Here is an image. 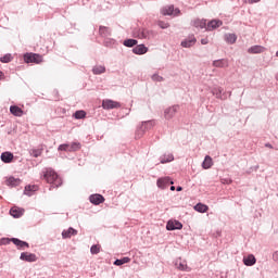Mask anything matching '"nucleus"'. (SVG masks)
<instances>
[{
    "label": "nucleus",
    "instance_id": "obj_1",
    "mask_svg": "<svg viewBox=\"0 0 278 278\" xmlns=\"http://www.w3.org/2000/svg\"><path fill=\"white\" fill-rule=\"evenodd\" d=\"M43 179L47 184H51V188H60L62 186V178L58 176V173L53 168H46L43 170Z\"/></svg>",
    "mask_w": 278,
    "mask_h": 278
},
{
    "label": "nucleus",
    "instance_id": "obj_2",
    "mask_svg": "<svg viewBox=\"0 0 278 278\" xmlns=\"http://www.w3.org/2000/svg\"><path fill=\"white\" fill-rule=\"evenodd\" d=\"M156 36L157 33L149 28H137L134 30V37L139 38V40H153Z\"/></svg>",
    "mask_w": 278,
    "mask_h": 278
},
{
    "label": "nucleus",
    "instance_id": "obj_3",
    "mask_svg": "<svg viewBox=\"0 0 278 278\" xmlns=\"http://www.w3.org/2000/svg\"><path fill=\"white\" fill-rule=\"evenodd\" d=\"M153 127H155V121L150 119V121L142 122L141 125L136 130V138L137 139L142 138L144 134L153 129Z\"/></svg>",
    "mask_w": 278,
    "mask_h": 278
},
{
    "label": "nucleus",
    "instance_id": "obj_4",
    "mask_svg": "<svg viewBox=\"0 0 278 278\" xmlns=\"http://www.w3.org/2000/svg\"><path fill=\"white\" fill-rule=\"evenodd\" d=\"M79 149H81V143L73 142L72 144H68V143L60 144L58 148V151H68L70 153H73L75 151H79Z\"/></svg>",
    "mask_w": 278,
    "mask_h": 278
},
{
    "label": "nucleus",
    "instance_id": "obj_5",
    "mask_svg": "<svg viewBox=\"0 0 278 278\" xmlns=\"http://www.w3.org/2000/svg\"><path fill=\"white\" fill-rule=\"evenodd\" d=\"M24 62H26V64H40V62H42V55L36 53H26L24 54Z\"/></svg>",
    "mask_w": 278,
    "mask_h": 278
},
{
    "label": "nucleus",
    "instance_id": "obj_6",
    "mask_svg": "<svg viewBox=\"0 0 278 278\" xmlns=\"http://www.w3.org/2000/svg\"><path fill=\"white\" fill-rule=\"evenodd\" d=\"M161 13L163 16H179L181 11L179 9H175V5H167L161 10Z\"/></svg>",
    "mask_w": 278,
    "mask_h": 278
},
{
    "label": "nucleus",
    "instance_id": "obj_7",
    "mask_svg": "<svg viewBox=\"0 0 278 278\" xmlns=\"http://www.w3.org/2000/svg\"><path fill=\"white\" fill-rule=\"evenodd\" d=\"M9 242H13V244H15V247H17L18 251H25L26 249H29V243L27 241H23L18 238H11V239H5Z\"/></svg>",
    "mask_w": 278,
    "mask_h": 278
},
{
    "label": "nucleus",
    "instance_id": "obj_8",
    "mask_svg": "<svg viewBox=\"0 0 278 278\" xmlns=\"http://www.w3.org/2000/svg\"><path fill=\"white\" fill-rule=\"evenodd\" d=\"M175 184L173 180H170V177H164V178H159L156 181L157 188L161 190H166L168 186H173Z\"/></svg>",
    "mask_w": 278,
    "mask_h": 278
},
{
    "label": "nucleus",
    "instance_id": "obj_9",
    "mask_svg": "<svg viewBox=\"0 0 278 278\" xmlns=\"http://www.w3.org/2000/svg\"><path fill=\"white\" fill-rule=\"evenodd\" d=\"M102 108L103 110H118V108H121V103L114 100H103Z\"/></svg>",
    "mask_w": 278,
    "mask_h": 278
},
{
    "label": "nucleus",
    "instance_id": "obj_10",
    "mask_svg": "<svg viewBox=\"0 0 278 278\" xmlns=\"http://www.w3.org/2000/svg\"><path fill=\"white\" fill-rule=\"evenodd\" d=\"M178 111H179V105L169 106L164 111V116L167 121H170V118H173Z\"/></svg>",
    "mask_w": 278,
    "mask_h": 278
},
{
    "label": "nucleus",
    "instance_id": "obj_11",
    "mask_svg": "<svg viewBox=\"0 0 278 278\" xmlns=\"http://www.w3.org/2000/svg\"><path fill=\"white\" fill-rule=\"evenodd\" d=\"M167 231H175L177 229H184V224L179 220H168L166 225Z\"/></svg>",
    "mask_w": 278,
    "mask_h": 278
},
{
    "label": "nucleus",
    "instance_id": "obj_12",
    "mask_svg": "<svg viewBox=\"0 0 278 278\" xmlns=\"http://www.w3.org/2000/svg\"><path fill=\"white\" fill-rule=\"evenodd\" d=\"M212 94H214L216 99H220L222 101H225V99H227V92L224 91L223 87H214L212 89Z\"/></svg>",
    "mask_w": 278,
    "mask_h": 278
},
{
    "label": "nucleus",
    "instance_id": "obj_13",
    "mask_svg": "<svg viewBox=\"0 0 278 278\" xmlns=\"http://www.w3.org/2000/svg\"><path fill=\"white\" fill-rule=\"evenodd\" d=\"M20 260H22V262H37L38 261V256H36V254L34 253H29V252H22L20 255Z\"/></svg>",
    "mask_w": 278,
    "mask_h": 278
},
{
    "label": "nucleus",
    "instance_id": "obj_14",
    "mask_svg": "<svg viewBox=\"0 0 278 278\" xmlns=\"http://www.w3.org/2000/svg\"><path fill=\"white\" fill-rule=\"evenodd\" d=\"M148 52H149V48L144 46V43L137 45L132 49V53H135V55H144V53H148Z\"/></svg>",
    "mask_w": 278,
    "mask_h": 278
},
{
    "label": "nucleus",
    "instance_id": "obj_15",
    "mask_svg": "<svg viewBox=\"0 0 278 278\" xmlns=\"http://www.w3.org/2000/svg\"><path fill=\"white\" fill-rule=\"evenodd\" d=\"M89 201L92 203V205H101V203L105 201V198L99 193H96L89 197Z\"/></svg>",
    "mask_w": 278,
    "mask_h": 278
},
{
    "label": "nucleus",
    "instance_id": "obj_16",
    "mask_svg": "<svg viewBox=\"0 0 278 278\" xmlns=\"http://www.w3.org/2000/svg\"><path fill=\"white\" fill-rule=\"evenodd\" d=\"M160 164H168L170 162L175 161V155L170 152H166L163 155L160 156Z\"/></svg>",
    "mask_w": 278,
    "mask_h": 278
},
{
    "label": "nucleus",
    "instance_id": "obj_17",
    "mask_svg": "<svg viewBox=\"0 0 278 278\" xmlns=\"http://www.w3.org/2000/svg\"><path fill=\"white\" fill-rule=\"evenodd\" d=\"M222 25H223V21L212 20L206 25V31H212V29H217V27H220Z\"/></svg>",
    "mask_w": 278,
    "mask_h": 278
},
{
    "label": "nucleus",
    "instance_id": "obj_18",
    "mask_svg": "<svg viewBox=\"0 0 278 278\" xmlns=\"http://www.w3.org/2000/svg\"><path fill=\"white\" fill-rule=\"evenodd\" d=\"M213 66L215 68H227L229 66V61L227 59H219L213 61Z\"/></svg>",
    "mask_w": 278,
    "mask_h": 278
},
{
    "label": "nucleus",
    "instance_id": "obj_19",
    "mask_svg": "<svg viewBox=\"0 0 278 278\" xmlns=\"http://www.w3.org/2000/svg\"><path fill=\"white\" fill-rule=\"evenodd\" d=\"M181 47H184L185 49H190V47H194V45H197V38L194 37H189L188 39H185L184 41H181Z\"/></svg>",
    "mask_w": 278,
    "mask_h": 278
},
{
    "label": "nucleus",
    "instance_id": "obj_20",
    "mask_svg": "<svg viewBox=\"0 0 278 278\" xmlns=\"http://www.w3.org/2000/svg\"><path fill=\"white\" fill-rule=\"evenodd\" d=\"M264 51H266V48L263 46H252L248 49V53H251L253 55L257 54V53H264Z\"/></svg>",
    "mask_w": 278,
    "mask_h": 278
},
{
    "label": "nucleus",
    "instance_id": "obj_21",
    "mask_svg": "<svg viewBox=\"0 0 278 278\" xmlns=\"http://www.w3.org/2000/svg\"><path fill=\"white\" fill-rule=\"evenodd\" d=\"M256 262H257V258H255V255H253V254H250V255L243 257L244 266H255Z\"/></svg>",
    "mask_w": 278,
    "mask_h": 278
},
{
    "label": "nucleus",
    "instance_id": "obj_22",
    "mask_svg": "<svg viewBox=\"0 0 278 278\" xmlns=\"http://www.w3.org/2000/svg\"><path fill=\"white\" fill-rule=\"evenodd\" d=\"M0 159L4 164H10L14 160V154L12 152H2Z\"/></svg>",
    "mask_w": 278,
    "mask_h": 278
},
{
    "label": "nucleus",
    "instance_id": "obj_23",
    "mask_svg": "<svg viewBox=\"0 0 278 278\" xmlns=\"http://www.w3.org/2000/svg\"><path fill=\"white\" fill-rule=\"evenodd\" d=\"M72 236H77V230L73 227H70L67 230L62 231V238L66 240L67 238H71Z\"/></svg>",
    "mask_w": 278,
    "mask_h": 278
},
{
    "label": "nucleus",
    "instance_id": "obj_24",
    "mask_svg": "<svg viewBox=\"0 0 278 278\" xmlns=\"http://www.w3.org/2000/svg\"><path fill=\"white\" fill-rule=\"evenodd\" d=\"M99 34L102 38H108V36H112V29L106 26H100Z\"/></svg>",
    "mask_w": 278,
    "mask_h": 278
},
{
    "label": "nucleus",
    "instance_id": "obj_25",
    "mask_svg": "<svg viewBox=\"0 0 278 278\" xmlns=\"http://www.w3.org/2000/svg\"><path fill=\"white\" fill-rule=\"evenodd\" d=\"M214 162L212 161V156L206 155L204 157V161L202 162V168H204V170H207V168H212Z\"/></svg>",
    "mask_w": 278,
    "mask_h": 278
},
{
    "label": "nucleus",
    "instance_id": "obj_26",
    "mask_svg": "<svg viewBox=\"0 0 278 278\" xmlns=\"http://www.w3.org/2000/svg\"><path fill=\"white\" fill-rule=\"evenodd\" d=\"M193 26L200 29H207V21L206 20H194Z\"/></svg>",
    "mask_w": 278,
    "mask_h": 278
},
{
    "label": "nucleus",
    "instance_id": "obj_27",
    "mask_svg": "<svg viewBox=\"0 0 278 278\" xmlns=\"http://www.w3.org/2000/svg\"><path fill=\"white\" fill-rule=\"evenodd\" d=\"M10 112L11 114H13V116H23L24 112H23V109H21L20 106H16V105H11L10 106Z\"/></svg>",
    "mask_w": 278,
    "mask_h": 278
},
{
    "label": "nucleus",
    "instance_id": "obj_28",
    "mask_svg": "<svg viewBox=\"0 0 278 278\" xmlns=\"http://www.w3.org/2000/svg\"><path fill=\"white\" fill-rule=\"evenodd\" d=\"M7 185L16 188V186H21V179L11 176L7 179Z\"/></svg>",
    "mask_w": 278,
    "mask_h": 278
},
{
    "label": "nucleus",
    "instance_id": "obj_29",
    "mask_svg": "<svg viewBox=\"0 0 278 278\" xmlns=\"http://www.w3.org/2000/svg\"><path fill=\"white\" fill-rule=\"evenodd\" d=\"M36 190H38V186L36 185H28L25 187L24 189V194H26V197H31V192H36Z\"/></svg>",
    "mask_w": 278,
    "mask_h": 278
},
{
    "label": "nucleus",
    "instance_id": "obj_30",
    "mask_svg": "<svg viewBox=\"0 0 278 278\" xmlns=\"http://www.w3.org/2000/svg\"><path fill=\"white\" fill-rule=\"evenodd\" d=\"M225 40L228 42V45H235V42L238 40V36H236V34H226Z\"/></svg>",
    "mask_w": 278,
    "mask_h": 278
},
{
    "label": "nucleus",
    "instance_id": "obj_31",
    "mask_svg": "<svg viewBox=\"0 0 278 278\" xmlns=\"http://www.w3.org/2000/svg\"><path fill=\"white\" fill-rule=\"evenodd\" d=\"M195 212H199L200 214H205V212H207V210H210V207L203 203H198L194 206Z\"/></svg>",
    "mask_w": 278,
    "mask_h": 278
},
{
    "label": "nucleus",
    "instance_id": "obj_32",
    "mask_svg": "<svg viewBox=\"0 0 278 278\" xmlns=\"http://www.w3.org/2000/svg\"><path fill=\"white\" fill-rule=\"evenodd\" d=\"M175 266L178 270H188V264L185 261L181 262V258L175 262Z\"/></svg>",
    "mask_w": 278,
    "mask_h": 278
},
{
    "label": "nucleus",
    "instance_id": "obj_33",
    "mask_svg": "<svg viewBox=\"0 0 278 278\" xmlns=\"http://www.w3.org/2000/svg\"><path fill=\"white\" fill-rule=\"evenodd\" d=\"M131 262V258L125 256L123 258H117L114 261V266H123V264H129Z\"/></svg>",
    "mask_w": 278,
    "mask_h": 278
},
{
    "label": "nucleus",
    "instance_id": "obj_34",
    "mask_svg": "<svg viewBox=\"0 0 278 278\" xmlns=\"http://www.w3.org/2000/svg\"><path fill=\"white\" fill-rule=\"evenodd\" d=\"M92 73H93V75H103V73H105V66H103V65H96L92 68Z\"/></svg>",
    "mask_w": 278,
    "mask_h": 278
},
{
    "label": "nucleus",
    "instance_id": "obj_35",
    "mask_svg": "<svg viewBox=\"0 0 278 278\" xmlns=\"http://www.w3.org/2000/svg\"><path fill=\"white\" fill-rule=\"evenodd\" d=\"M123 45H124V47H128V48L136 47V45H138V40L126 39V40H124Z\"/></svg>",
    "mask_w": 278,
    "mask_h": 278
},
{
    "label": "nucleus",
    "instance_id": "obj_36",
    "mask_svg": "<svg viewBox=\"0 0 278 278\" xmlns=\"http://www.w3.org/2000/svg\"><path fill=\"white\" fill-rule=\"evenodd\" d=\"M29 153L33 157H40L42 155V149H31Z\"/></svg>",
    "mask_w": 278,
    "mask_h": 278
},
{
    "label": "nucleus",
    "instance_id": "obj_37",
    "mask_svg": "<svg viewBox=\"0 0 278 278\" xmlns=\"http://www.w3.org/2000/svg\"><path fill=\"white\" fill-rule=\"evenodd\" d=\"M0 62H2V64H8V63L12 62V54H5V55L1 56Z\"/></svg>",
    "mask_w": 278,
    "mask_h": 278
},
{
    "label": "nucleus",
    "instance_id": "obj_38",
    "mask_svg": "<svg viewBox=\"0 0 278 278\" xmlns=\"http://www.w3.org/2000/svg\"><path fill=\"white\" fill-rule=\"evenodd\" d=\"M74 116L77 121H81V118H86V111H76Z\"/></svg>",
    "mask_w": 278,
    "mask_h": 278
},
{
    "label": "nucleus",
    "instance_id": "obj_39",
    "mask_svg": "<svg viewBox=\"0 0 278 278\" xmlns=\"http://www.w3.org/2000/svg\"><path fill=\"white\" fill-rule=\"evenodd\" d=\"M114 46H116L115 39L106 38V39L104 40V47H114Z\"/></svg>",
    "mask_w": 278,
    "mask_h": 278
},
{
    "label": "nucleus",
    "instance_id": "obj_40",
    "mask_svg": "<svg viewBox=\"0 0 278 278\" xmlns=\"http://www.w3.org/2000/svg\"><path fill=\"white\" fill-rule=\"evenodd\" d=\"M10 214H11V216H13V218H21V216H22L21 212H18V210H16V208H11Z\"/></svg>",
    "mask_w": 278,
    "mask_h": 278
},
{
    "label": "nucleus",
    "instance_id": "obj_41",
    "mask_svg": "<svg viewBox=\"0 0 278 278\" xmlns=\"http://www.w3.org/2000/svg\"><path fill=\"white\" fill-rule=\"evenodd\" d=\"M100 252H101V248H99V245H91L90 248L91 255H98V253Z\"/></svg>",
    "mask_w": 278,
    "mask_h": 278
},
{
    "label": "nucleus",
    "instance_id": "obj_42",
    "mask_svg": "<svg viewBox=\"0 0 278 278\" xmlns=\"http://www.w3.org/2000/svg\"><path fill=\"white\" fill-rule=\"evenodd\" d=\"M157 25L161 29H168L170 27V24L164 22V21H159Z\"/></svg>",
    "mask_w": 278,
    "mask_h": 278
},
{
    "label": "nucleus",
    "instance_id": "obj_43",
    "mask_svg": "<svg viewBox=\"0 0 278 278\" xmlns=\"http://www.w3.org/2000/svg\"><path fill=\"white\" fill-rule=\"evenodd\" d=\"M152 79H153V81H164V77H162L157 74L152 75Z\"/></svg>",
    "mask_w": 278,
    "mask_h": 278
},
{
    "label": "nucleus",
    "instance_id": "obj_44",
    "mask_svg": "<svg viewBox=\"0 0 278 278\" xmlns=\"http://www.w3.org/2000/svg\"><path fill=\"white\" fill-rule=\"evenodd\" d=\"M273 260L278 263V251L273 253Z\"/></svg>",
    "mask_w": 278,
    "mask_h": 278
},
{
    "label": "nucleus",
    "instance_id": "obj_45",
    "mask_svg": "<svg viewBox=\"0 0 278 278\" xmlns=\"http://www.w3.org/2000/svg\"><path fill=\"white\" fill-rule=\"evenodd\" d=\"M207 42H210L207 38L201 39V45H207Z\"/></svg>",
    "mask_w": 278,
    "mask_h": 278
},
{
    "label": "nucleus",
    "instance_id": "obj_46",
    "mask_svg": "<svg viewBox=\"0 0 278 278\" xmlns=\"http://www.w3.org/2000/svg\"><path fill=\"white\" fill-rule=\"evenodd\" d=\"M260 1L262 0H249V3L253 4V3H260Z\"/></svg>",
    "mask_w": 278,
    "mask_h": 278
},
{
    "label": "nucleus",
    "instance_id": "obj_47",
    "mask_svg": "<svg viewBox=\"0 0 278 278\" xmlns=\"http://www.w3.org/2000/svg\"><path fill=\"white\" fill-rule=\"evenodd\" d=\"M265 147H267V149H273V144L270 143H266Z\"/></svg>",
    "mask_w": 278,
    "mask_h": 278
},
{
    "label": "nucleus",
    "instance_id": "obj_48",
    "mask_svg": "<svg viewBox=\"0 0 278 278\" xmlns=\"http://www.w3.org/2000/svg\"><path fill=\"white\" fill-rule=\"evenodd\" d=\"M176 190H177V192H181L184 190V188L177 187Z\"/></svg>",
    "mask_w": 278,
    "mask_h": 278
},
{
    "label": "nucleus",
    "instance_id": "obj_49",
    "mask_svg": "<svg viewBox=\"0 0 278 278\" xmlns=\"http://www.w3.org/2000/svg\"><path fill=\"white\" fill-rule=\"evenodd\" d=\"M169 190H172V192H174L175 186H172V187L169 188Z\"/></svg>",
    "mask_w": 278,
    "mask_h": 278
},
{
    "label": "nucleus",
    "instance_id": "obj_50",
    "mask_svg": "<svg viewBox=\"0 0 278 278\" xmlns=\"http://www.w3.org/2000/svg\"><path fill=\"white\" fill-rule=\"evenodd\" d=\"M0 77H4V74L3 72L0 71Z\"/></svg>",
    "mask_w": 278,
    "mask_h": 278
},
{
    "label": "nucleus",
    "instance_id": "obj_51",
    "mask_svg": "<svg viewBox=\"0 0 278 278\" xmlns=\"http://www.w3.org/2000/svg\"><path fill=\"white\" fill-rule=\"evenodd\" d=\"M228 94H229V97H231V92H229Z\"/></svg>",
    "mask_w": 278,
    "mask_h": 278
}]
</instances>
